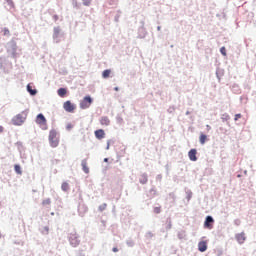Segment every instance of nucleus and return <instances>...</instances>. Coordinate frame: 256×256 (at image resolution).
Segmentation results:
<instances>
[{"label": "nucleus", "mask_w": 256, "mask_h": 256, "mask_svg": "<svg viewBox=\"0 0 256 256\" xmlns=\"http://www.w3.org/2000/svg\"><path fill=\"white\" fill-rule=\"evenodd\" d=\"M28 115H29V111L27 110L20 112L19 114H17L12 118V125L20 126L24 124L25 121L27 120Z\"/></svg>", "instance_id": "nucleus-1"}, {"label": "nucleus", "mask_w": 256, "mask_h": 256, "mask_svg": "<svg viewBox=\"0 0 256 256\" xmlns=\"http://www.w3.org/2000/svg\"><path fill=\"white\" fill-rule=\"evenodd\" d=\"M49 143H50L51 147H57L59 145V137H57L56 130H50Z\"/></svg>", "instance_id": "nucleus-2"}, {"label": "nucleus", "mask_w": 256, "mask_h": 256, "mask_svg": "<svg viewBox=\"0 0 256 256\" xmlns=\"http://www.w3.org/2000/svg\"><path fill=\"white\" fill-rule=\"evenodd\" d=\"M93 103L91 96H85L80 102V109H89Z\"/></svg>", "instance_id": "nucleus-3"}, {"label": "nucleus", "mask_w": 256, "mask_h": 256, "mask_svg": "<svg viewBox=\"0 0 256 256\" xmlns=\"http://www.w3.org/2000/svg\"><path fill=\"white\" fill-rule=\"evenodd\" d=\"M36 123L37 125H40L42 129H47V119L43 114H38L36 117Z\"/></svg>", "instance_id": "nucleus-4"}, {"label": "nucleus", "mask_w": 256, "mask_h": 256, "mask_svg": "<svg viewBox=\"0 0 256 256\" xmlns=\"http://www.w3.org/2000/svg\"><path fill=\"white\" fill-rule=\"evenodd\" d=\"M69 242L72 245V247H77L79 245L80 241L77 233H71L69 235Z\"/></svg>", "instance_id": "nucleus-5"}, {"label": "nucleus", "mask_w": 256, "mask_h": 256, "mask_svg": "<svg viewBox=\"0 0 256 256\" xmlns=\"http://www.w3.org/2000/svg\"><path fill=\"white\" fill-rule=\"evenodd\" d=\"M63 107L67 113H73L75 111V104L71 103L69 100L63 104Z\"/></svg>", "instance_id": "nucleus-6"}, {"label": "nucleus", "mask_w": 256, "mask_h": 256, "mask_svg": "<svg viewBox=\"0 0 256 256\" xmlns=\"http://www.w3.org/2000/svg\"><path fill=\"white\" fill-rule=\"evenodd\" d=\"M213 223H214L213 217L207 216L204 222V227H206V229H213Z\"/></svg>", "instance_id": "nucleus-7"}, {"label": "nucleus", "mask_w": 256, "mask_h": 256, "mask_svg": "<svg viewBox=\"0 0 256 256\" xmlns=\"http://www.w3.org/2000/svg\"><path fill=\"white\" fill-rule=\"evenodd\" d=\"M94 135L96 137V139H105V130L103 129H98L94 132Z\"/></svg>", "instance_id": "nucleus-8"}, {"label": "nucleus", "mask_w": 256, "mask_h": 256, "mask_svg": "<svg viewBox=\"0 0 256 256\" xmlns=\"http://www.w3.org/2000/svg\"><path fill=\"white\" fill-rule=\"evenodd\" d=\"M188 157L190 161H197V150L196 149H191L188 152Z\"/></svg>", "instance_id": "nucleus-9"}, {"label": "nucleus", "mask_w": 256, "mask_h": 256, "mask_svg": "<svg viewBox=\"0 0 256 256\" xmlns=\"http://www.w3.org/2000/svg\"><path fill=\"white\" fill-rule=\"evenodd\" d=\"M235 238L240 245H243V243H245V239H246L245 233L242 232V233L236 234Z\"/></svg>", "instance_id": "nucleus-10"}, {"label": "nucleus", "mask_w": 256, "mask_h": 256, "mask_svg": "<svg viewBox=\"0 0 256 256\" xmlns=\"http://www.w3.org/2000/svg\"><path fill=\"white\" fill-rule=\"evenodd\" d=\"M100 124H101L103 127H108V125L111 124V120H109V117L103 116V117L100 119Z\"/></svg>", "instance_id": "nucleus-11"}, {"label": "nucleus", "mask_w": 256, "mask_h": 256, "mask_svg": "<svg viewBox=\"0 0 256 256\" xmlns=\"http://www.w3.org/2000/svg\"><path fill=\"white\" fill-rule=\"evenodd\" d=\"M198 250L201 252V253H205V251H207V242L205 241H201L198 243Z\"/></svg>", "instance_id": "nucleus-12"}, {"label": "nucleus", "mask_w": 256, "mask_h": 256, "mask_svg": "<svg viewBox=\"0 0 256 256\" xmlns=\"http://www.w3.org/2000/svg\"><path fill=\"white\" fill-rule=\"evenodd\" d=\"M81 166L84 173L89 174V166L87 165V159L82 160Z\"/></svg>", "instance_id": "nucleus-13"}, {"label": "nucleus", "mask_w": 256, "mask_h": 256, "mask_svg": "<svg viewBox=\"0 0 256 256\" xmlns=\"http://www.w3.org/2000/svg\"><path fill=\"white\" fill-rule=\"evenodd\" d=\"M110 76H111V70L110 69L104 70L102 72L103 79H109Z\"/></svg>", "instance_id": "nucleus-14"}, {"label": "nucleus", "mask_w": 256, "mask_h": 256, "mask_svg": "<svg viewBox=\"0 0 256 256\" xmlns=\"http://www.w3.org/2000/svg\"><path fill=\"white\" fill-rule=\"evenodd\" d=\"M58 95L59 97H65L67 95V89L65 88L58 89Z\"/></svg>", "instance_id": "nucleus-15"}, {"label": "nucleus", "mask_w": 256, "mask_h": 256, "mask_svg": "<svg viewBox=\"0 0 256 256\" xmlns=\"http://www.w3.org/2000/svg\"><path fill=\"white\" fill-rule=\"evenodd\" d=\"M14 170H15V173H17L18 175L23 174V171L21 170V166L19 164L14 165Z\"/></svg>", "instance_id": "nucleus-16"}, {"label": "nucleus", "mask_w": 256, "mask_h": 256, "mask_svg": "<svg viewBox=\"0 0 256 256\" xmlns=\"http://www.w3.org/2000/svg\"><path fill=\"white\" fill-rule=\"evenodd\" d=\"M27 91L30 95H37V90L31 88V84L27 85Z\"/></svg>", "instance_id": "nucleus-17"}, {"label": "nucleus", "mask_w": 256, "mask_h": 256, "mask_svg": "<svg viewBox=\"0 0 256 256\" xmlns=\"http://www.w3.org/2000/svg\"><path fill=\"white\" fill-rule=\"evenodd\" d=\"M206 141H207V135L201 134L200 135V143H201V145H205Z\"/></svg>", "instance_id": "nucleus-18"}, {"label": "nucleus", "mask_w": 256, "mask_h": 256, "mask_svg": "<svg viewBox=\"0 0 256 256\" xmlns=\"http://www.w3.org/2000/svg\"><path fill=\"white\" fill-rule=\"evenodd\" d=\"M42 205L43 207H48L49 205H51V198L43 200Z\"/></svg>", "instance_id": "nucleus-19"}, {"label": "nucleus", "mask_w": 256, "mask_h": 256, "mask_svg": "<svg viewBox=\"0 0 256 256\" xmlns=\"http://www.w3.org/2000/svg\"><path fill=\"white\" fill-rule=\"evenodd\" d=\"M62 191H68L69 190V183L63 182L61 185Z\"/></svg>", "instance_id": "nucleus-20"}, {"label": "nucleus", "mask_w": 256, "mask_h": 256, "mask_svg": "<svg viewBox=\"0 0 256 256\" xmlns=\"http://www.w3.org/2000/svg\"><path fill=\"white\" fill-rule=\"evenodd\" d=\"M107 209V203H103L99 206V211H105Z\"/></svg>", "instance_id": "nucleus-21"}, {"label": "nucleus", "mask_w": 256, "mask_h": 256, "mask_svg": "<svg viewBox=\"0 0 256 256\" xmlns=\"http://www.w3.org/2000/svg\"><path fill=\"white\" fill-rule=\"evenodd\" d=\"M220 52L222 55H224V57L227 56V50L225 49L224 46L220 48Z\"/></svg>", "instance_id": "nucleus-22"}, {"label": "nucleus", "mask_w": 256, "mask_h": 256, "mask_svg": "<svg viewBox=\"0 0 256 256\" xmlns=\"http://www.w3.org/2000/svg\"><path fill=\"white\" fill-rule=\"evenodd\" d=\"M140 183H142V185H145V183H147V176H142Z\"/></svg>", "instance_id": "nucleus-23"}, {"label": "nucleus", "mask_w": 256, "mask_h": 256, "mask_svg": "<svg viewBox=\"0 0 256 256\" xmlns=\"http://www.w3.org/2000/svg\"><path fill=\"white\" fill-rule=\"evenodd\" d=\"M42 233H45L46 235L49 234V227L45 226L42 230Z\"/></svg>", "instance_id": "nucleus-24"}, {"label": "nucleus", "mask_w": 256, "mask_h": 256, "mask_svg": "<svg viewBox=\"0 0 256 256\" xmlns=\"http://www.w3.org/2000/svg\"><path fill=\"white\" fill-rule=\"evenodd\" d=\"M83 5H86V7H88V5H91V0H83Z\"/></svg>", "instance_id": "nucleus-25"}, {"label": "nucleus", "mask_w": 256, "mask_h": 256, "mask_svg": "<svg viewBox=\"0 0 256 256\" xmlns=\"http://www.w3.org/2000/svg\"><path fill=\"white\" fill-rule=\"evenodd\" d=\"M154 213H156V214L161 213V207H155L154 208Z\"/></svg>", "instance_id": "nucleus-26"}, {"label": "nucleus", "mask_w": 256, "mask_h": 256, "mask_svg": "<svg viewBox=\"0 0 256 256\" xmlns=\"http://www.w3.org/2000/svg\"><path fill=\"white\" fill-rule=\"evenodd\" d=\"M241 114H236L234 117V121H239V119H241Z\"/></svg>", "instance_id": "nucleus-27"}, {"label": "nucleus", "mask_w": 256, "mask_h": 256, "mask_svg": "<svg viewBox=\"0 0 256 256\" xmlns=\"http://www.w3.org/2000/svg\"><path fill=\"white\" fill-rule=\"evenodd\" d=\"M4 35H9V29L4 28Z\"/></svg>", "instance_id": "nucleus-28"}, {"label": "nucleus", "mask_w": 256, "mask_h": 256, "mask_svg": "<svg viewBox=\"0 0 256 256\" xmlns=\"http://www.w3.org/2000/svg\"><path fill=\"white\" fill-rule=\"evenodd\" d=\"M112 251H113V253H117V252L119 251V249H118L117 247H114V248L112 249Z\"/></svg>", "instance_id": "nucleus-29"}, {"label": "nucleus", "mask_w": 256, "mask_h": 256, "mask_svg": "<svg viewBox=\"0 0 256 256\" xmlns=\"http://www.w3.org/2000/svg\"><path fill=\"white\" fill-rule=\"evenodd\" d=\"M53 19H54V21H58V20H59V16L54 15V16H53Z\"/></svg>", "instance_id": "nucleus-30"}, {"label": "nucleus", "mask_w": 256, "mask_h": 256, "mask_svg": "<svg viewBox=\"0 0 256 256\" xmlns=\"http://www.w3.org/2000/svg\"><path fill=\"white\" fill-rule=\"evenodd\" d=\"M207 131H211V127L209 125H206Z\"/></svg>", "instance_id": "nucleus-31"}, {"label": "nucleus", "mask_w": 256, "mask_h": 256, "mask_svg": "<svg viewBox=\"0 0 256 256\" xmlns=\"http://www.w3.org/2000/svg\"><path fill=\"white\" fill-rule=\"evenodd\" d=\"M109 146H110V143H109V141H108V142H107V147H106L107 150H109Z\"/></svg>", "instance_id": "nucleus-32"}, {"label": "nucleus", "mask_w": 256, "mask_h": 256, "mask_svg": "<svg viewBox=\"0 0 256 256\" xmlns=\"http://www.w3.org/2000/svg\"><path fill=\"white\" fill-rule=\"evenodd\" d=\"M0 133H3V126H0Z\"/></svg>", "instance_id": "nucleus-33"}, {"label": "nucleus", "mask_w": 256, "mask_h": 256, "mask_svg": "<svg viewBox=\"0 0 256 256\" xmlns=\"http://www.w3.org/2000/svg\"><path fill=\"white\" fill-rule=\"evenodd\" d=\"M104 161L105 163H107L109 161V158H105Z\"/></svg>", "instance_id": "nucleus-34"}, {"label": "nucleus", "mask_w": 256, "mask_h": 256, "mask_svg": "<svg viewBox=\"0 0 256 256\" xmlns=\"http://www.w3.org/2000/svg\"><path fill=\"white\" fill-rule=\"evenodd\" d=\"M114 89H115V91H119V88H117V87H116V88H114Z\"/></svg>", "instance_id": "nucleus-35"}, {"label": "nucleus", "mask_w": 256, "mask_h": 256, "mask_svg": "<svg viewBox=\"0 0 256 256\" xmlns=\"http://www.w3.org/2000/svg\"><path fill=\"white\" fill-rule=\"evenodd\" d=\"M0 239H1V232H0Z\"/></svg>", "instance_id": "nucleus-36"}]
</instances>
